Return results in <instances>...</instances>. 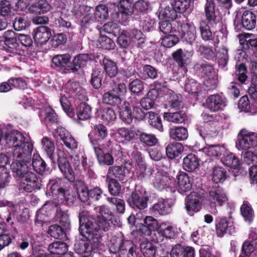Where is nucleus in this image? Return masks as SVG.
I'll use <instances>...</instances> for the list:
<instances>
[{
	"label": "nucleus",
	"instance_id": "423d86ee",
	"mask_svg": "<svg viewBox=\"0 0 257 257\" xmlns=\"http://www.w3.org/2000/svg\"><path fill=\"white\" fill-rule=\"evenodd\" d=\"M50 253H41L32 257H73L70 253H67L68 246L62 241H55L50 244L48 247Z\"/></svg>",
	"mask_w": 257,
	"mask_h": 257
},
{
	"label": "nucleus",
	"instance_id": "4c0bfd02",
	"mask_svg": "<svg viewBox=\"0 0 257 257\" xmlns=\"http://www.w3.org/2000/svg\"><path fill=\"white\" fill-rule=\"evenodd\" d=\"M70 60L71 56L69 54L57 55L53 57L52 62L57 67H66L70 65Z\"/></svg>",
	"mask_w": 257,
	"mask_h": 257
},
{
	"label": "nucleus",
	"instance_id": "13d9d810",
	"mask_svg": "<svg viewBox=\"0 0 257 257\" xmlns=\"http://www.w3.org/2000/svg\"><path fill=\"white\" fill-rule=\"evenodd\" d=\"M198 52L203 58L208 60H213L215 56V53L212 47L200 45L198 48Z\"/></svg>",
	"mask_w": 257,
	"mask_h": 257
},
{
	"label": "nucleus",
	"instance_id": "9d476101",
	"mask_svg": "<svg viewBox=\"0 0 257 257\" xmlns=\"http://www.w3.org/2000/svg\"><path fill=\"white\" fill-rule=\"evenodd\" d=\"M209 201L211 206H222L228 201L225 191L219 186L213 187L209 191Z\"/></svg>",
	"mask_w": 257,
	"mask_h": 257
},
{
	"label": "nucleus",
	"instance_id": "6ab92c4d",
	"mask_svg": "<svg viewBox=\"0 0 257 257\" xmlns=\"http://www.w3.org/2000/svg\"><path fill=\"white\" fill-rule=\"evenodd\" d=\"M194 69L203 77H209L215 75L213 65L204 60H201L196 63Z\"/></svg>",
	"mask_w": 257,
	"mask_h": 257
},
{
	"label": "nucleus",
	"instance_id": "412c9836",
	"mask_svg": "<svg viewBox=\"0 0 257 257\" xmlns=\"http://www.w3.org/2000/svg\"><path fill=\"white\" fill-rule=\"evenodd\" d=\"M57 132L66 147L71 150H74L77 148V141L65 128L59 127Z\"/></svg>",
	"mask_w": 257,
	"mask_h": 257
},
{
	"label": "nucleus",
	"instance_id": "72a5a7b5",
	"mask_svg": "<svg viewBox=\"0 0 257 257\" xmlns=\"http://www.w3.org/2000/svg\"><path fill=\"white\" fill-rule=\"evenodd\" d=\"M240 213L244 221L249 223L252 222L254 217V211L251 205L247 201H244L240 208Z\"/></svg>",
	"mask_w": 257,
	"mask_h": 257
},
{
	"label": "nucleus",
	"instance_id": "ddd939ff",
	"mask_svg": "<svg viewBox=\"0 0 257 257\" xmlns=\"http://www.w3.org/2000/svg\"><path fill=\"white\" fill-rule=\"evenodd\" d=\"M215 231L217 236L219 237H222L227 233L232 235L235 232L233 223L225 217H222L216 220Z\"/></svg>",
	"mask_w": 257,
	"mask_h": 257
},
{
	"label": "nucleus",
	"instance_id": "f257e3e1",
	"mask_svg": "<svg viewBox=\"0 0 257 257\" xmlns=\"http://www.w3.org/2000/svg\"><path fill=\"white\" fill-rule=\"evenodd\" d=\"M6 145L13 148L14 161L11 165V169L19 177L23 183V189L31 192L37 187L38 178L36 175L29 168L32 158L33 145L25 141L24 135L18 131H12L6 134Z\"/></svg>",
	"mask_w": 257,
	"mask_h": 257
},
{
	"label": "nucleus",
	"instance_id": "393cba45",
	"mask_svg": "<svg viewBox=\"0 0 257 257\" xmlns=\"http://www.w3.org/2000/svg\"><path fill=\"white\" fill-rule=\"evenodd\" d=\"M51 36L50 29L46 26H41L34 31V39L36 42L44 44L47 42Z\"/></svg>",
	"mask_w": 257,
	"mask_h": 257
},
{
	"label": "nucleus",
	"instance_id": "69168bd1",
	"mask_svg": "<svg viewBox=\"0 0 257 257\" xmlns=\"http://www.w3.org/2000/svg\"><path fill=\"white\" fill-rule=\"evenodd\" d=\"M199 84L194 79H189L186 81L185 91L190 94H197L199 91Z\"/></svg>",
	"mask_w": 257,
	"mask_h": 257
},
{
	"label": "nucleus",
	"instance_id": "680f3d73",
	"mask_svg": "<svg viewBox=\"0 0 257 257\" xmlns=\"http://www.w3.org/2000/svg\"><path fill=\"white\" fill-rule=\"evenodd\" d=\"M148 5L147 2L144 0H139L134 5L132 14L135 16H139L144 14L148 10Z\"/></svg>",
	"mask_w": 257,
	"mask_h": 257
},
{
	"label": "nucleus",
	"instance_id": "4d7b16f0",
	"mask_svg": "<svg viewBox=\"0 0 257 257\" xmlns=\"http://www.w3.org/2000/svg\"><path fill=\"white\" fill-rule=\"evenodd\" d=\"M125 176V168L120 166H112L109 168L107 177H114L120 180H123Z\"/></svg>",
	"mask_w": 257,
	"mask_h": 257
},
{
	"label": "nucleus",
	"instance_id": "c9c22d12",
	"mask_svg": "<svg viewBox=\"0 0 257 257\" xmlns=\"http://www.w3.org/2000/svg\"><path fill=\"white\" fill-rule=\"evenodd\" d=\"M146 165L145 163L138 164L131 166L130 173H132V178L133 179L142 180L146 175Z\"/></svg>",
	"mask_w": 257,
	"mask_h": 257
},
{
	"label": "nucleus",
	"instance_id": "39448f33",
	"mask_svg": "<svg viewBox=\"0 0 257 257\" xmlns=\"http://www.w3.org/2000/svg\"><path fill=\"white\" fill-rule=\"evenodd\" d=\"M203 198V193L200 192H193L185 198V208L188 215L193 216L201 210Z\"/></svg>",
	"mask_w": 257,
	"mask_h": 257
},
{
	"label": "nucleus",
	"instance_id": "a878e982",
	"mask_svg": "<svg viewBox=\"0 0 257 257\" xmlns=\"http://www.w3.org/2000/svg\"><path fill=\"white\" fill-rule=\"evenodd\" d=\"M199 164L197 156L194 154L190 153L184 158L182 166L184 170L191 172L198 168Z\"/></svg>",
	"mask_w": 257,
	"mask_h": 257
},
{
	"label": "nucleus",
	"instance_id": "2eb2a0df",
	"mask_svg": "<svg viewBox=\"0 0 257 257\" xmlns=\"http://www.w3.org/2000/svg\"><path fill=\"white\" fill-rule=\"evenodd\" d=\"M5 43L9 47L7 51L12 53L10 56L20 55V51L17 48L18 45L17 43L18 35L12 30H9L5 32L4 35Z\"/></svg>",
	"mask_w": 257,
	"mask_h": 257
},
{
	"label": "nucleus",
	"instance_id": "f704fd0d",
	"mask_svg": "<svg viewBox=\"0 0 257 257\" xmlns=\"http://www.w3.org/2000/svg\"><path fill=\"white\" fill-rule=\"evenodd\" d=\"M221 160L224 165L233 169H236L240 164L238 158L233 153H228L227 151L221 157Z\"/></svg>",
	"mask_w": 257,
	"mask_h": 257
},
{
	"label": "nucleus",
	"instance_id": "5701e85b",
	"mask_svg": "<svg viewBox=\"0 0 257 257\" xmlns=\"http://www.w3.org/2000/svg\"><path fill=\"white\" fill-rule=\"evenodd\" d=\"M52 9V6L47 0H39L31 5L28 11L32 14H41L47 13Z\"/></svg>",
	"mask_w": 257,
	"mask_h": 257
},
{
	"label": "nucleus",
	"instance_id": "4be33fe9",
	"mask_svg": "<svg viewBox=\"0 0 257 257\" xmlns=\"http://www.w3.org/2000/svg\"><path fill=\"white\" fill-rule=\"evenodd\" d=\"M107 135L106 127L102 125L98 124L94 126V130L88 135V137L92 145L96 146L95 142L103 140Z\"/></svg>",
	"mask_w": 257,
	"mask_h": 257
},
{
	"label": "nucleus",
	"instance_id": "c756f323",
	"mask_svg": "<svg viewBox=\"0 0 257 257\" xmlns=\"http://www.w3.org/2000/svg\"><path fill=\"white\" fill-rule=\"evenodd\" d=\"M170 136L176 141H184L188 137V130L184 126H176L170 130Z\"/></svg>",
	"mask_w": 257,
	"mask_h": 257
},
{
	"label": "nucleus",
	"instance_id": "052dcab7",
	"mask_svg": "<svg viewBox=\"0 0 257 257\" xmlns=\"http://www.w3.org/2000/svg\"><path fill=\"white\" fill-rule=\"evenodd\" d=\"M172 57L179 67H183L186 64V60L187 59L186 54L182 49H179L173 52Z\"/></svg>",
	"mask_w": 257,
	"mask_h": 257
},
{
	"label": "nucleus",
	"instance_id": "ea45409f",
	"mask_svg": "<svg viewBox=\"0 0 257 257\" xmlns=\"http://www.w3.org/2000/svg\"><path fill=\"white\" fill-rule=\"evenodd\" d=\"M140 247L145 257H155L157 247L151 242L143 241L140 244Z\"/></svg>",
	"mask_w": 257,
	"mask_h": 257
},
{
	"label": "nucleus",
	"instance_id": "a19ab883",
	"mask_svg": "<svg viewBox=\"0 0 257 257\" xmlns=\"http://www.w3.org/2000/svg\"><path fill=\"white\" fill-rule=\"evenodd\" d=\"M31 164H30V165ZM29 165V168H31ZM32 165L33 168V170L38 173H42L45 172L46 170V164L41 158V157L38 154H34L32 160Z\"/></svg>",
	"mask_w": 257,
	"mask_h": 257
},
{
	"label": "nucleus",
	"instance_id": "864d4df0",
	"mask_svg": "<svg viewBox=\"0 0 257 257\" xmlns=\"http://www.w3.org/2000/svg\"><path fill=\"white\" fill-rule=\"evenodd\" d=\"M102 63L104 69L109 76L112 77L115 76L117 73V68L114 62L108 58H104Z\"/></svg>",
	"mask_w": 257,
	"mask_h": 257
},
{
	"label": "nucleus",
	"instance_id": "6e6d98bb",
	"mask_svg": "<svg viewBox=\"0 0 257 257\" xmlns=\"http://www.w3.org/2000/svg\"><path fill=\"white\" fill-rule=\"evenodd\" d=\"M161 45L166 48H171L175 46L179 42L177 35L169 34L161 38Z\"/></svg>",
	"mask_w": 257,
	"mask_h": 257
},
{
	"label": "nucleus",
	"instance_id": "338daca9",
	"mask_svg": "<svg viewBox=\"0 0 257 257\" xmlns=\"http://www.w3.org/2000/svg\"><path fill=\"white\" fill-rule=\"evenodd\" d=\"M228 49L225 46H222L218 51V62L220 66L225 67L228 61Z\"/></svg>",
	"mask_w": 257,
	"mask_h": 257
},
{
	"label": "nucleus",
	"instance_id": "4468645a",
	"mask_svg": "<svg viewBox=\"0 0 257 257\" xmlns=\"http://www.w3.org/2000/svg\"><path fill=\"white\" fill-rule=\"evenodd\" d=\"M180 34L182 41L192 44L196 38V29L194 24L193 23L182 24Z\"/></svg>",
	"mask_w": 257,
	"mask_h": 257
},
{
	"label": "nucleus",
	"instance_id": "bb28decb",
	"mask_svg": "<svg viewBox=\"0 0 257 257\" xmlns=\"http://www.w3.org/2000/svg\"><path fill=\"white\" fill-rule=\"evenodd\" d=\"M171 205L168 201L162 199L154 204L152 211L155 215H165L170 213Z\"/></svg>",
	"mask_w": 257,
	"mask_h": 257
},
{
	"label": "nucleus",
	"instance_id": "cd10ccee",
	"mask_svg": "<svg viewBox=\"0 0 257 257\" xmlns=\"http://www.w3.org/2000/svg\"><path fill=\"white\" fill-rule=\"evenodd\" d=\"M184 150L183 145L179 143H173L168 145L166 148V155L168 158L174 159L179 156Z\"/></svg>",
	"mask_w": 257,
	"mask_h": 257
},
{
	"label": "nucleus",
	"instance_id": "dca6fc26",
	"mask_svg": "<svg viewBox=\"0 0 257 257\" xmlns=\"http://www.w3.org/2000/svg\"><path fill=\"white\" fill-rule=\"evenodd\" d=\"M157 233L160 234V237L156 238L155 240L157 242H161L164 237L167 239L175 238L177 235L178 232L176 228L172 225L162 223L159 226Z\"/></svg>",
	"mask_w": 257,
	"mask_h": 257
},
{
	"label": "nucleus",
	"instance_id": "1a4fd4ad",
	"mask_svg": "<svg viewBox=\"0 0 257 257\" xmlns=\"http://www.w3.org/2000/svg\"><path fill=\"white\" fill-rule=\"evenodd\" d=\"M84 236L87 238L88 239L80 240L75 245V248L76 252L81 257H89L91 255L92 251L97 247V244L94 246L92 245L90 240H92L93 243H98V242L94 240L96 239V238L92 237V235H90V237H89L88 234H85Z\"/></svg>",
	"mask_w": 257,
	"mask_h": 257
},
{
	"label": "nucleus",
	"instance_id": "c85d7f7f",
	"mask_svg": "<svg viewBox=\"0 0 257 257\" xmlns=\"http://www.w3.org/2000/svg\"><path fill=\"white\" fill-rule=\"evenodd\" d=\"M103 102L106 104L115 105L120 103L121 99L114 88L105 93L102 97Z\"/></svg>",
	"mask_w": 257,
	"mask_h": 257
},
{
	"label": "nucleus",
	"instance_id": "9b49d317",
	"mask_svg": "<svg viewBox=\"0 0 257 257\" xmlns=\"http://www.w3.org/2000/svg\"><path fill=\"white\" fill-rule=\"evenodd\" d=\"M125 243H127V241H124L122 236H113L108 243L110 252L113 253L119 252V257H128L126 246L123 247Z\"/></svg>",
	"mask_w": 257,
	"mask_h": 257
},
{
	"label": "nucleus",
	"instance_id": "c03bdc74",
	"mask_svg": "<svg viewBox=\"0 0 257 257\" xmlns=\"http://www.w3.org/2000/svg\"><path fill=\"white\" fill-rule=\"evenodd\" d=\"M191 0H174L171 6L174 7L178 14H183L189 12Z\"/></svg>",
	"mask_w": 257,
	"mask_h": 257
},
{
	"label": "nucleus",
	"instance_id": "7c9ffc66",
	"mask_svg": "<svg viewBox=\"0 0 257 257\" xmlns=\"http://www.w3.org/2000/svg\"><path fill=\"white\" fill-rule=\"evenodd\" d=\"M93 149L100 164L111 165L113 164V158L110 154H104L100 148L96 146H94Z\"/></svg>",
	"mask_w": 257,
	"mask_h": 257
},
{
	"label": "nucleus",
	"instance_id": "f3484780",
	"mask_svg": "<svg viewBox=\"0 0 257 257\" xmlns=\"http://www.w3.org/2000/svg\"><path fill=\"white\" fill-rule=\"evenodd\" d=\"M145 191L140 186H136L135 191L131 194L133 204L138 209H145L147 206L148 199L144 196Z\"/></svg>",
	"mask_w": 257,
	"mask_h": 257
},
{
	"label": "nucleus",
	"instance_id": "f03ea898",
	"mask_svg": "<svg viewBox=\"0 0 257 257\" xmlns=\"http://www.w3.org/2000/svg\"><path fill=\"white\" fill-rule=\"evenodd\" d=\"M203 8L205 21L200 23L199 27L201 37L204 41L218 43V38L214 39L210 29L216 28L221 23V16L215 0H205Z\"/></svg>",
	"mask_w": 257,
	"mask_h": 257
},
{
	"label": "nucleus",
	"instance_id": "09e8293b",
	"mask_svg": "<svg viewBox=\"0 0 257 257\" xmlns=\"http://www.w3.org/2000/svg\"><path fill=\"white\" fill-rule=\"evenodd\" d=\"M169 181L167 177L159 174L156 176L153 181V185L157 189L162 191L169 187Z\"/></svg>",
	"mask_w": 257,
	"mask_h": 257
},
{
	"label": "nucleus",
	"instance_id": "58836bf2",
	"mask_svg": "<svg viewBox=\"0 0 257 257\" xmlns=\"http://www.w3.org/2000/svg\"><path fill=\"white\" fill-rule=\"evenodd\" d=\"M98 116L104 123H108L113 121L116 118V114L111 108L105 107L100 108L98 111Z\"/></svg>",
	"mask_w": 257,
	"mask_h": 257
},
{
	"label": "nucleus",
	"instance_id": "37998d69",
	"mask_svg": "<svg viewBox=\"0 0 257 257\" xmlns=\"http://www.w3.org/2000/svg\"><path fill=\"white\" fill-rule=\"evenodd\" d=\"M148 113L149 124L153 128L158 130L161 132H163L164 129L160 115L153 111H150Z\"/></svg>",
	"mask_w": 257,
	"mask_h": 257
},
{
	"label": "nucleus",
	"instance_id": "e2e57ef3",
	"mask_svg": "<svg viewBox=\"0 0 257 257\" xmlns=\"http://www.w3.org/2000/svg\"><path fill=\"white\" fill-rule=\"evenodd\" d=\"M56 218L59 222L65 228L69 227L70 225L69 216L66 210L59 209L57 210Z\"/></svg>",
	"mask_w": 257,
	"mask_h": 257
},
{
	"label": "nucleus",
	"instance_id": "2f4dec72",
	"mask_svg": "<svg viewBox=\"0 0 257 257\" xmlns=\"http://www.w3.org/2000/svg\"><path fill=\"white\" fill-rule=\"evenodd\" d=\"M76 114L80 120L88 119L91 117V107L85 103H81L76 108Z\"/></svg>",
	"mask_w": 257,
	"mask_h": 257
},
{
	"label": "nucleus",
	"instance_id": "7ed1b4c3",
	"mask_svg": "<svg viewBox=\"0 0 257 257\" xmlns=\"http://www.w3.org/2000/svg\"><path fill=\"white\" fill-rule=\"evenodd\" d=\"M99 213L101 216L97 219V223L94 224L93 219L86 217L85 215H79V231L82 235L85 234L95 237L96 242H99V238L101 236L102 230H108L110 227V223L106 218L108 217V209L105 206L99 208Z\"/></svg>",
	"mask_w": 257,
	"mask_h": 257
},
{
	"label": "nucleus",
	"instance_id": "0e129e2a",
	"mask_svg": "<svg viewBox=\"0 0 257 257\" xmlns=\"http://www.w3.org/2000/svg\"><path fill=\"white\" fill-rule=\"evenodd\" d=\"M201 117L205 123L219 122L221 121L223 117L220 113L210 114L207 112H203L201 114Z\"/></svg>",
	"mask_w": 257,
	"mask_h": 257
},
{
	"label": "nucleus",
	"instance_id": "aec40b11",
	"mask_svg": "<svg viewBox=\"0 0 257 257\" xmlns=\"http://www.w3.org/2000/svg\"><path fill=\"white\" fill-rule=\"evenodd\" d=\"M178 191L181 194H185L192 189L191 178L184 172H181L177 176Z\"/></svg>",
	"mask_w": 257,
	"mask_h": 257
},
{
	"label": "nucleus",
	"instance_id": "774afa93",
	"mask_svg": "<svg viewBox=\"0 0 257 257\" xmlns=\"http://www.w3.org/2000/svg\"><path fill=\"white\" fill-rule=\"evenodd\" d=\"M159 29L160 32L165 35L171 34L175 31L170 21L165 20L160 21Z\"/></svg>",
	"mask_w": 257,
	"mask_h": 257
},
{
	"label": "nucleus",
	"instance_id": "49530a36",
	"mask_svg": "<svg viewBox=\"0 0 257 257\" xmlns=\"http://www.w3.org/2000/svg\"><path fill=\"white\" fill-rule=\"evenodd\" d=\"M206 153L209 156L221 158L227 151L225 148L219 145H208L206 148Z\"/></svg>",
	"mask_w": 257,
	"mask_h": 257
},
{
	"label": "nucleus",
	"instance_id": "f8f14e48",
	"mask_svg": "<svg viewBox=\"0 0 257 257\" xmlns=\"http://www.w3.org/2000/svg\"><path fill=\"white\" fill-rule=\"evenodd\" d=\"M205 103L206 107L211 112L221 111L226 106V98L218 93L209 95Z\"/></svg>",
	"mask_w": 257,
	"mask_h": 257
},
{
	"label": "nucleus",
	"instance_id": "b1692460",
	"mask_svg": "<svg viewBox=\"0 0 257 257\" xmlns=\"http://www.w3.org/2000/svg\"><path fill=\"white\" fill-rule=\"evenodd\" d=\"M60 154H62V152L59 151L58 154L59 168L66 178L69 180H73L74 172L67 160L64 158L60 157Z\"/></svg>",
	"mask_w": 257,
	"mask_h": 257
},
{
	"label": "nucleus",
	"instance_id": "de8ad7c7",
	"mask_svg": "<svg viewBox=\"0 0 257 257\" xmlns=\"http://www.w3.org/2000/svg\"><path fill=\"white\" fill-rule=\"evenodd\" d=\"M96 45L98 48L105 50H112L115 46L114 42L110 38L103 35L99 37Z\"/></svg>",
	"mask_w": 257,
	"mask_h": 257
},
{
	"label": "nucleus",
	"instance_id": "e433bc0d",
	"mask_svg": "<svg viewBox=\"0 0 257 257\" xmlns=\"http://www.w3.org/2000/svg\"><path fill=\"white\" fill-rule=\"evenodd\" d=\"M226 170L221 167H215L213 169L212 180L216 184L223 183L227 178Z\"/></svg>",
	"mask_w": 257,
	"mask_h": 257
},
{
	"label": "nucleus",
	"instance_id": "0eeeda50",
	"mask_svg": "<svg viewBox=\"0 0 257 257\" xmlns=\"http://www.w3.org/2000/svg\"><path fill=\"white\" fill-rule=\"evenodd\" d=\"M234 25L237 31L240 30L241 28L248 31L252 30L256 25V16L252 11H245L242 14L241 22L234 20Z\"/></svg>",
	"mask_w": 257,
	"mask_h": 257
},
{
	"label": "nucleus",
	"instance_id": "bf43d9fd",
	"mask_svg": "<svg viewBox=\"0 0 257 257\" xmlns=\"http://www.w3.org/2000/svg\"><path fill=\"white\" fill-rule=\"evenodd\" d=\"M61 180L57 178L54 180H50L49 183L51 192L53 194L58 195L59 197L60 195H64V190L61 186Z\"/></svg>",
	"mask_w": 257,
	"mask_h": 257
},
{
	"label": "nucleus",
	"instance_id": "6e6552de",
	"mask_svg": "<svg viewBox=\"0 0 257 257\" xmlns=\"http://www.w3.org/2000/svg\"><path fill=\"white\" fill-rule=\"evenodd\" d=\"M238 143L236 145L239 149L247 150L257 146V134L254 133L241 130L238 134Z\"/></svg>",
	"mask_w": 257,
	"mask_h": 257
},
{
	"label": "nucleus",
	"instance_id": "20e7f679",
	"mask_svg": "<svg viewBox=\"0 0 257 257\" xmlns=\"http://www.w3.org/2000/svg\"><path fill=\"white\" fill-rule=\"evenodd\" d=\"M139 214L134 213L130 215V225L132 228L131 235L135 242L140 241L143 235L151 234V231L158 229L159 225L158 221L152 216H148L144 219V223L139 217Z\"/></svg>",
	"mask_w": 257,
	"mask_h": 257
},
{
	"label": "nucleus",
	"instance_id": "a18cd8bd",
	"mask_svg": "<svg viewBox=\"0 0 257 257\" xmlns=\"http://www.w3.org/2000/svg\"><path fill=\"white\" fill-rule=\"evenodd\" d=\"M178 13V12L175 9L174 7H167L160 12L159 18L162 20L173 21L177 18Z\"/></svg>",
	"mask_w": 257,
	"mask_h": 257
},
{
	"label": "nucleus",
	"instance_id": "79ce46f5",
	"mask_svg": "<svg viewBox=\"0 0 257 257\" xmlns=\"http://www.w3.org/2000/svg\"><path fill=\"white\" fill-rule=\"evenodd\" d=\"M43 150L51 159H53V155L55 149L54 142L50 138L45 137L41 140Z\"/></svg>",
	"mask_w": 257,
	"mask_h": 257
},
{
	"label": "nucleus",
	"instance_id": "a211bd4d",
	"mask_svg": "<svg viewBox=\"0 0 257 257\" xmlns=\"http://www.w3.org/2000/svg\"><path fill=\"white\" fill-rule=\"evenodd\" d=\"M171 257H195V249L190 246L178 243L174 245L170 252Z\"/></svg>",
	"mask_w": 257,
	"mask_h": 257
},
{
	"label": "nucleus",
	"instance_id": "5fc2aeb1",
	"mask_svg": "<svg viewBox=\"0 0 257 257\" xmlns=\"http://www.w3.org/2000/svg\"><path fill=\"white\" fill-rule=\"evenodd\" d=\"M168 105L171 109L179 110L183 108L184 104L182 101L181 95H173L170 96L168 100Z\"/></svg>",
	"mask_w": 257,
	"mask_h": 257
},
{
	"label": "nucleus",
	"instance_id": "3c124183",
	"mask_svg": "<svg viewBox=\"0 0 257 257\" xmlns=\"http://www.w3.org/2000/svg\"><path fill=\"white\" fill-rule=\"evenodd\" d=\"M140 141L144 146L148 147L155 146L158 143V140L155 135L146 133H143Z\"/></svg>",
	"mask_w": 257,
	"mask_h": 257
},
{
	"label": "nucleus",
	"instance_id": "8fccbe9b",
	"mask_svg": "<svg viewBox=\"0 0 257 257\" xmlns=\"http://www.w3.org/2000/svg\"><path fill=\"white\" fill-rule=\"evenodd\" d=\"M89 59V55L87 54L78 55L73 60L72 69L74 71H77L78 69L84 67Z\"/></svg>",
	"mask_w": 257,
	"mask_h": 257
},
{
	"label": "nucleus",
	"instance_id": "603ef678",
	"mask_svg": "<svg viewBox=\"0 0 257 257\" xmlns=\"http://www.w3.org/2000/svg\"><path fill=\"white\" fill-rule=\"evenodd\" d=\"M76 190L80 199L86 202L89 197V191L87 187L82 181H77L75 184Z\"/></svg>",
	"mask_w": 257,
	"mask_h": 257
},
{
	"label": "nucleus",
	"instance_id": "473e14b6",
	"mask_svg": "<svg viewBox=\"0 0 257 257\" xmlns=\"http://www.w3.org/2000/svg\"><path fill=\"white\" fill-rule=\"evenodd\" d=\"M164 117L169 121L177 123L184 122L187 119L186 114L180 110L175 112L164 113Z\"/></svg>",
	"mask_w": 257,
	"mask_h": 257
}]
</instances>
